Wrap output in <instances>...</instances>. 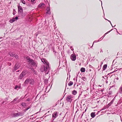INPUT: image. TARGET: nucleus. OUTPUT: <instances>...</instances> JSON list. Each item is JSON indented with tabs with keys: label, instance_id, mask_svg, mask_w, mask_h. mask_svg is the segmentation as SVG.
<instances>
[{
	"label": "nucleus",
	"instance_id": "864d4df0",
	"mask_svg": "<svg viewBox=\"0 0 122 122\" xmlns=\"http://www.w3.org/2000/svg\"><path fill=\"white\" fill-rule=\"evenodd\" d=\"M80 64H80V63L79 64V65H80Z\"/></svg>",
	"mask_w": 122,
	"mask_h": 122
},
{
	"label": "nucleus",
	"instance_id": "393cba45",
	"mask_svg": "<svg viewBox=\"0 0 122 122\" xmlns=\"http://www.w3.org/2000/svg\"><path fill=\"white\" fill-rule=\"evenodd\" d=\"M20 1L23 4H25V2L24 0H21Z\"/></svg>",
	"mask_w": 122,
	"mask_h": 122
},
{
	"label": "nucleus",
	"instance_id": "58836bf2",
	"mask_svg": "<svg viewBox=\"0 0 122 122\" xmlns=\"http://www.w3.org/2000/svg\"><path fill=\"white\" fill-rule=\"evenodd\" d=\"M117 70H116V71H113V72H110V74H111V73H113V72H115V71H117Z\"/></svg>",
	"mask_w": 122,
	"mask_h": 122
},
{
	"label": "nucleus",
	"instance_id": "0eeeda50",
	"mask_svg": "<svg viewBox=\"0 0 122 122\" xmlns=\"http://www.w3.org/2000/svg\"><path fill=\"white\" fill-rule=\"evenodd\" d=\"M25 71H23L22 73L20 75L18 78V79H21L22 78L24 77L25 75Z\"/></svg>",
	"mask_w": 122,
	"mask_h": 122
},
{
	"label": "nucleus",
	"instance_id": "c9c22d12",
	"mask_svg": "<svg viewBox=\"0 0 122 122\" xmlns=\"http://www.w3.org/2000/svg\"><path fill=\"white\" fill-rule=\"evenodd\" d=\"M71 49L72 51H73L74 50L73 48L71 47Z\"/></svg>",
	"mask_w": 122,
	"mask_h": 122
},
{
	"label": "nucleus",
	"instance_id": "e433bc0d",
	"mask_svg": "<svg viewBox=\"0 0 122 122\" xmlns=\"http://www.w3.org/2000/svg\"><path fill=\"white\" fill-rule=\"evenodd\" d=\"M54 120V119H52V120H51V122H54L53 121Z\"/></svg>",
	"mask_w": 122,
	"mask_h": 122
},
{
	"label": "nucleus",
	"instance_id": "f257e3e1",
	"mask_svg": "<svg viewBox=\"0 0 122 122\" xmlns=\"http://www.w3.org/2000/svg\"><path fill=\"white\" fill-rule=\"evenodd\" d=\"M26 61L29 63L33 66L36 67L37 66V62L35 60L31 59L29 57L26 58Z\"/></svg>",
	"mask_w": 122,
	"mask_h": 122
},
{
	"label": "nucleus",
	"instance_id": "09e8293b",
	"mask_svg": "<svg viewBox=\"0 0 122 122\" xmlns=\"http://www.w3.org/2000/svg\"><path fill=\"white\" fill-rule=\"evenodd\" d=\"M1 66H0V69L1 68Z\"/></svg>",
	"mask_w": 122,
	"mask_h": 122
},
{
	"label": "nucleus",
	"instance_id": "cd10ccee",
	"mask_svg": "<svg viewBox=\"0 0 122 122\" xmlns=\"http://www.w3.org/2000/svg\"><path fill=\"white\" fill-rule=\"evenodd\" d=\"M21 105L22 106H23V107L25 106V103H24V102L22 103L21 104Z\"/></svg>",
	"mask_w": 122,
	"mask_h": 122
},
{
	"label": "nucleus",
	"instance_id": "13d9d810",
	"mask_svg": "<svg viewBox=\"0 0 122 122\" xmlns=\"http://www.w3.org/2000/svg\"><path fill=\"white\" fill-rule=\"evenodd\" d=\"M98 68H99V66H98Z\"/></svg>",
	"mask_w": 122,
	"mask_h": 122
},
{
	"label": "nucleus",
	"instance_id": "a878e982",
	"mask_svg": "<svg viewBox=\"0 0 122 122\" xmlns=\"http://www.w3.org/2000/svg\"><path fill=\"white\" fill-rule=\"evenodd\" d=\"M81 79L84 81H85L86 80V78L84 77H82L81 78Z\"/></svg>",
	"mask_w": 122,
	"mask_h": 122
},
{
	"label": "nucleus",
	"instance_id": "72a5a7b5",
	"mask_svg": "<svg viewBox=\"0 0 122 122\" xmlns=\"http://www.w3.org/2000/svg\"><path fill=\"white\" fill-rule=\"evenodd\" d=\"M106 20H107V19H106ZM108 20V21L109 22H110V24H111V25H112V27H113V26H112V23H111V21H110V20Z\"/></svg>",
	"mask_w": 122,
	"mask_h": 122
},
{
	"label": "nucleus",
	"instance_id": "5fc2aeb1",
	"mask_svg": "<svg viewBox=\"0 0 122 122\" xmlns=\"http://www.w3.org/2000/svg\"><path fill=\"white\" fill-rule=\"evenodd\" d=\"M16 71V72H17V71Z\"/></svg>",
	"mask_w": 122,
	"mask_h": 122
},
{
	"label": "nucleus",
	"instance_id": "8fccbe9b",
	"mask_svg": "<svg viewBox=\"0 0 122 122\" xmlns=\"http://www.w3.org/2000/svg\"><path fill=\"white\" fill-rule=\"evenodd\" d=\"M17 69H15V71H16V70Z\"/></svg>",
	"mask_w": 122,
	"mask_h": 122
},
{
	"label": "nucleus",
	"instance_id": "20e7f679",
	"mask_svg": "<svg viewBox=\"0 0 122 122\" xmlns=\"http://www.w3.org/2000/svg\"><path fill=\"white\" fill-rule=\"evenodd\" d=\"M72 97L71 95H68L66 97V100L67 102H71L72 100Z\"/></svg>",
	"mask_w": 122,
	"mask_h": 122
},
{
	"label": "nucleus",
	"instance_id": "49530a36",
	"mask_svg": "<svg viewBox=\"0 0 122 122\" xmlns=\"http://www.w3.org/2000/svg\"><path fill=\"white\" fill-rule=\"evenodd\" d=\"M81 69H85V68H84L82 67L81 68Z\"/></svg>",
	"mask_w": 122,
	"mask_h": 122
},
{
	"label": "nucleus",
	"instance_id": "4c0bfd02",
	"mask_svg": "<svg viewBox=\"0 0 122 122\" xmlns=\"http://www.w3.org/2000/svg\"><path fill=\"white\" fill-rule=\"evenodd\" d=\"M113 67V65H112V66L111 67V68L112 69H113V68H115V67Z\"/></svg>",
	"mask_w": 122,
	"mask_h": 122
},
{
	"label": "nucleus",
	"instance_id": "6ab92c4d",
	"mask_svg": "<svg viewBox=\"0 0 122 122\" xmlns=\"http://www.w3.org/2000/svg\"><path fill=\"white\" fill-rule=\"evenodd\" d=\"M77 93V92L76 91L74 90L72 92V94L75 95H76Z\"/></svg>",
	"mask_w": 122,
	"mask_h": 122
},
{
	"label": "nucleus",
	"instance_id": "b1692460",
	"mask_svg": "<svg viewBox=\"0 0 122 122\" xmlns=\"http://www.w3.org/2000/svg\"><path fill=\"white\" fill-rule=\"evenodd\" d=\"M101 41V40H98V41H94L93 42L92 46H93V44H94V43L98 42L99 41Z\"/></svg>",
	"mask_w": 122,
	"mask_h": 122
},
{
	"label": "nucleus",
	"instance_id": "3c124183",
	"mask_svg": "<svg viewBox=\"0 0 122 122\" xmlns=\"http://www.w3.org/2000/svg\"><path fill=\"white\" fill-rule=\"evenodd\" d=\"M116 29V30H117H117Z\"/></svg>",
	"mask_w": 122,
	"mask_h": 122
},
{
	"label": "nucleus",
	"instance_id": "c03bdc74",
	"mask_svg": "<svg viewBox=\"0 0 122 122\" xmlns=\"http://www.w3.org/2000/svg\"><path fill=\"white\" fill-rule=\"evenodd\" d=\"M100 0L101 1V5H102V1H101L100 0Z\"/></svg>",
	"mask_w": 122,
	"mask_h": 122
},
{
	"label": "nucleus",
	"instance_id": "6e6d98bb",
	"mask_svg": "<svg viewBox=\"0 0 122 122\" xmlns=\"http://www.w3.org/2000/svg\"><path fill=\"white\" fill-rule=\"evenodd\" d=\"M90 71H91V70H90Z\"/></svg>",
	"mask_w": 122,
	"mask_h": 122
},
{
	"label": "nucleus",
	"instance_id": "7ed1b4c3",
	"mask_svg": "<svg viewBox=\"0 0 122 122\" xmlns=\"http://www.w3.org/2000/svg\"><path fill=\"white\" fill-rule=\"evenodd\" d=\"M24 114V113L22 112H19L17 113H14L13 115L15 117H17L19 116H22Z\"/></svg>",
	"mask_w": 122,
	"mask_h": 122
},
{
	"label": "nucleus",
	"instance_id": "4be33fe9",
	"mask_svg": "<svg viewBox=\"0 0 122 122\" xmlns=\"http://www.w3.org/2000/svg\"><path fill=\"white\" fill-rule=\"evenodd\" d=\"M112 30V29L110 31H109L107 32V33H105L104 35H103V36H102V37H103V38L107 34V33H108L109 32H110V31H111Z\"/></svg>",
	"mask_w": 122,
	"mask_h": 122
},
{
	"label": "nucleus",
	"instance_id": "c85d7f7f",
	"mask_svg": "<svg viewBox=\"0 0 122 122\" xmlns=\"http://www.w3.org/2000/svg\"><path fill=\"white\" fill-rule=\"evenodd\" d=\"M80 70L82 72H84L85 71V69H81Z\"/></svg>",
	"mask_w": 122,
	"mask_h": 122
},
{
	"label": "nucleus",
	"instance_id": "37998d69",
	"mask_svg": "<svg viewBox=\"0 0 122 122\" xmlns=\"http://www.w3.org/2000/svg\"><path fill=\"white\" fill-rule=\"evenodd\" d=\"M103 63V62H101V65H102V64Z\"/></svg>",
	"mask_w": 122,
	"mask_h": 122
},
{
	"label": "nucleus",
	"instance_id": "de8ad7c7",
	"mask_svg": "<svg viewBox=\"0 0 122 122\" xmlns=\"http://www.w3.org/2000/svg\"><path fill=\"white\" fill-rule=\"evenodd\" d=\"M102 78H104V76H102Z\"/></svg>",
	"mask_w": 122,
	"mask_h": 122
},
{
	"label": "nucleus",
	"instance_id": "f704fd0d",
	"mask_svg": "<svg viewBox=\"0 0 122 122\" xmlns=\"http://www.w3.org/2000/svg\"><path fill=\"white\" fill-rule=\"evenodd\" d=\"M30 108V107H28V108H26L25 109V111H27V110H28Z\"/></svg>",
	"mask_w": 122,
	"mask_h": 122
},
{
	"label": "nucleus",
	"instance_id": "f3484780",
	"mask_svg": "<svg viewBox=\"0 0 122 122\" xmlns=\"http://www.w3.org/2000/svg\"><path fill=\"white\" fill-rule=\"evenodd\" d=\"M9 54L12 57H13L14 56V55L13 52H10L9 53Z\"/></svg>",
	"mask_w": 122,
	"mask_h": 122
},
{
	"label": "nucleus",
	"instance_id": "2f4dec72",
	"mask_svg": "<svg viewBox=\"0 0 122 122\" xmlns=\"http://www.w3.org/2000/svg\"><path fill=\"white\" fill-rule=\"evenodd\" d=\"M44 82L46 83H48V80H44Z\"/></svg>",
	"mask_w": 122,
	"mask_h": 122
},
{
	"label": "nucleus",
	"instance_id": "a19ab883",
	"mask_svg": "<svg viewBox=\"0 0 122 122\" xmlns=\"http://www.w3.org/2000/svg\"><path fill=\"white\" fill-rule=\"evenodd\" d=\"M34 73L35 74H36V72L35 71H34Z\"/></svg>",
	"mask_w": 122,
	"mask_h": 122
},
{
	"label": "nucleus",
	"instance_id": "423d86ee",
	"mask_svg": "<svg viewBox=\"0 0 122 122\" xmlns=\"http://www.w3.org/2000/svg\"><path fill=\"white\" fill-rule=\"evenodd\" d=\"M58 115V113L57 112H54L52 114V119H54L56 118Z\"/></svg>",
	"mask_w": 122,
	"mask_h": 122
},
{
	"label": "nucleus",
	"instance_id": "aec40b11",
	"mask_svg": "<svg viewBox=\"0 0 122 122\" xmlns=\"http://www.w3.org/2000/svg\"><path fill=\"white\" fill-rule=\"evenodd\" d=\"M20 86H18L17 85H16L15 88V89H17V88H18L19 89H20Z\"/></svg>",
	"mask_w": 122,
	"mask_h": 122
},
{
	"label": "nucleus",
	"instance_id": "dca6fc26",
	"mask_svg": "<svg viewBox=\"0 0 122 122\" xmlns=\"http://www.w3.org/2000/svg\"><path fill=\"white\" fill-rule=\"evenodd\" d=\"M119 92L120 93L122 94V86H121L119 89Z\"/></svg>",
	"mask_w": 122,
	"mask_h": 122
},
{
	"label": "nucleus",
	"instance_id": "5701e85b",
	"mask_svg": "<svg viewBox=\"0 0 122 122\" xmlns=\"http://www.w3.org/2000/svg\"><path fill=\"white\" fill-rule=\"evenodd\" d=\"M44 5V4L43 3H41L39 5V7H42V5Z\"/></svg>",
	"mask_w": 122,
	"mask_h": 122
},
{
	"label": "nucleus",
	"instance_id": "bf43d9fd",
	"mask_svg": "<svg viewBox=\"0 0 122 122\" xmlns=\"http://www.w3.org/2000/svg\"><path fill=\"white\" fill-rule=\"evenodd\" d=\"M38 122V121H37V122Z\"/></svg>",
	"mask_w": 122,
	"mask_h": 122
},
{
	"label": "nucleus",
	"instance_id": "bb28decb",
	"mask_svg": "<svg viewBox=\"0 0 122 122\" xmlns=\"http://www.w3.org/2000/svg\"><path fill=\"white\" fill-rule=\"evenodd\" d=\"M15 58H16V59H17L18 58V56L17 55H14V56Z\"/></svg>",
	"mask_w": 122,
	"mask_h": 122
},
{
	"label": "nucleus",
	"instance_id": "6e6552de",
	"mask_svg": "<svg viewBox=\"0 0 122 122\" xmlns=\"http://www.w3.org/2000/svg\"><path fill=\"white\" fill-rule=\"evenodd\" d=\"M18 12L19 14H22L23 13V10L22 7L20 6H18Z\"/></svg>",
	"mask_w": 122,
	"mask_h": 122
},
{
	"label": "nucleus",
	"instance_id": "ddd939ff",
	"mask_svg": "<svg viewBox=\"0 0 122 122\" xmlns=\"http://www.w3.org/2000/svg\"><path fill=\"white\" fill-rule=\"evenodd\" d=\"M20 64L18 63H16L15 65V69H18L20 67Z\"/></svg>",
	"mask_w": 122,
	"mask_h": 122
},
{
	"label": "nucleus",
	"instance_id": "9b49d317",
	"mask_svg": "<svg viewBox=\"0 0 122 122\" xmlns=\"http://www.w3.org/2000/svg\"><path fill=\"white\" fill-rule=\"evenodd\" d=\"M18 19V18L17 16H16L15 17H13L12 19L10 20V22L11 23H12L15 21L17 20Z\"/></svg>",
	"mask_w": 122,
	"mask_h": 122
},
{
	"label": "nucleus",
	"instance_id": "473e14b6",
	"mask_svg": "<svg viewBox=\"0 0 122 122\" xmlns=\"http://www.w3.org/2000/svg\"><path fill=\"white\" fill-rule=\"evenodd\" d=\"M35 0H31V2L32 3H34V1Z\"/></svg>",
	"mask_w": 122,
	"mask_h": 122
},
{
	"label": "nucleus",
	"instance_id": "2eb2a0df",
	"mask_svg": "<svg viewBox=\"0 0 122 122\" xmlns=\"http://www.w3.org/2000/svg\"><path fill=\"white\" fill-rule=\"evenodd\" d=\"M95 112H92L91 113V116L92 118H94L95 116Z\"/></svg>",
	"mask_w": 122,
	"mask_h": 122
},
{
	"label": "nucleus",
	"instance_id": "f03ea898",
	"mask_svg": "<svg viewBox=\"0 0 122 122\" xmlns=\"http://www.w3.org/2000/svg\"><path fill=\"white\" fill-rule=\"evenodd\" d=\"M41 60L45 64H46V69H49L50 67L49 63L44 59H42Z\"/></svg>",
	"mask_w": 122,
	"mask_h": 122
},
{
	"label": "nucleus",
	"instance_id": "603ef678",
	"mask_svg": "<svg viewBox=\"0 0 122 122\" xmlns=\"http://www.w3.org/2000/svg\"><path fill=\"white\" fill-rule=\"evenodd\" d=\"M105 69H103V70H105Z\"/></svg>",
	"mask_w": 122,
	"mask_h": 122
},
{
	"label": "nucleus",
	"instance_id": "1a4fd4ad",
	"mask_svg": "<svg viewBox=\"0 0 122 122\" xmlns=\"http://www.w3.org/2000/svg\"><path fill=\"white\" fill-rule=\"evenodd\" d=\"M42 72H44L45 74H48L49 69H40Z\"/></svg>",
	"mask_w": 122,
	"mask_h": 122
},
{
	"label": "nucleus",
	"instance_id": "a18cd8bd",
	"mask_svg": "<svg viewBox=\"0 0 122 122\" xmlns=\"http://www.w3.org/2000/svg\"><path fill=\"white\" fill-rule=\"evenodd\" d=\"M101 66H102L101 65L100 66V68H101Z\"/></svg>",
	"mask_w": 122,
	"mask_h": 122
},
{
	"label": "nucleus",
	"instance_id": "4468645a",
	"mask_svg": "<svg viewBox=\"0 0 122 122\" xmlns=\"http://www.w3.org/2000/svg\"><path fill=\"white\" fill-rule=\"evenodd\" d=\"M30 79H27L24 82L25 84H27L30 82Z\"/></svg>",
	"mask_w": 122,
	"mask_h": 122
},
{
	"label": "nucleus",
	"instance_id": "4d7b16f0",
	"mask_svg": "<svg viewBox=\"0 0 122 122\" xmlns=\"http://www.w3.org/2000/svg\"><path fill=\"white\" fill-rule=\"evenodd\" d=\"M77 79H76V81H77Z\"/></svg>",
	"mask_w": 122,
	"mask_h": 122
},
{
	"label": "nucleus",
	"instance_id": "ea45409f",
	"mask_svg": "<svg viewBox=\"0 0 122 122\" xmlns=\"http://www.w3.org/2000/svg\"><path fill=\"white\" fill-rule=\"evenodd\" d=\"M101 51H100V52H103V51H102V49H101Z\"/></svg>",
	"mask_w": 122,
	"mask_h": 122
},
{
	"label": "nucleus",
	"instance_id": "c756f323",
	"mask_svg": "<svg viewBox=\"0 0 122 122\" xmlns=\"http://www.w3.org/2000/svg\"><path fill=\"white\" fill-rule=\"evenodd\" d=\"M15 9H14L13 10V14L14 15L15 14Z\"/></svg>",
	"mask_w": 122,
	"mask_h": 122
},
{
	"label": "nucleus",
	"instance_id": "a211bd4d",
	"mask_svg": "<svg viewBox=\"0 0 122 122\" xmlns=\"http://www.w3.org/2000/svg\"><path fill=\"white\" fill-rule=\"evenodd\" d=\"M73 82L72 81H70L68 83V85L69 86H71L73 84Z\"/></svg>",
	"mask_w": 122,
	"mask_h": 122
},
{
	"label": "nucleus",
	"instance_id": "39448f33",
	"mask_svg": "<svg viewBox=\"0 0 122 122\" xmlns=\"http://www.w3.org/2000/svg\"><path fill=\"white\" fill-rule=\"evenodd\" d=\"M70 58L72 61H75L76 60V56L74 53L73 54H72L71 55Z\"/></svg>",
	"mask_w": 122,
	"mask_h": 122
},
{
	"label": "nucleus",
	"instance_id": "79ce46f5",
	"mask_svg": "<svg viewBox=\"0 0 122 122\" xmlns=\"http://www.w3.org/2000/svg\"><path fill=\"white\" fill-rule=\"evenodd\" d=\"M73 80L74 81L75 80H76V78H73Z\"/></svg>",
	"mask_w": 122,
	"mask_h": 122
},
{
	"label": "nucleus",
	"instance_id": "412c9836",
	"mask_svg": "<svg viewBox=\"0 0 122 122\" xmlns=\"http://www.w3.org/2000/svg\"><path fill=\"white\" fill-rule=\"evenodd\" d=\"M107 64H105L103 66L102 69H106L107 68Z\"/></svg>",
	"mask_w": 122,
	"mask_h": 122
},
{
	"label": "nucleus",
	"instance_id": "9d476101",
	"mask_svg": "<svg viewBox=\"0 0 122 122\" xmlns=\"http://www.w3.org/2000/svg\"><path fill=\"white\" fill-rule=\"evenodd\" d=\"M46 10L47 11V12L46 13V16H47L48 15H50L51 13L50 9L49 8L47 7Z\"/></svg>",
	"mask_w": 122,
	"mask_h": 122
},
{
	"label": "nucleus",
	"instance_id": "f8f14e48",
	"mask_svg": "<svg viewBox=\"0 0 122 122\" xmlns=\"http://www.w3.org/2000/svg\"><path fill=\"white\" fill-rule=\"evenodd\" d=\"M30 85H33L35 83L34 80L32 79H30Z\"/></svg>",
	"mask_w": 122,
	"mask_h": 122
},
{
	"label": "nucleus",
	"instance_id": "7c9ffc66",
	"mask_svg": "<svg viewBox=\"0 0 122 122\" xmlns=\"http://www.w3.org/2000/svg\"><path fill=\"white\" fill-rule=\"evenodd\" d=\"M18 99V97H16L13 100V101H16Z\"/></svg>",
	"mask_w": 122,
	"mask_h": 122
}]
</instances>
